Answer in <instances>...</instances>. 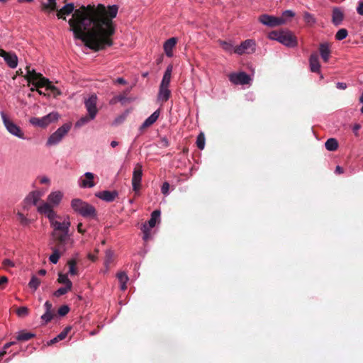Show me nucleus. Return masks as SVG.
<instances>
[{
    "label": "nucleus",
    "instance_id": "obj_46",
    "mask_svg": "<svg viewBox=\"0 0 363 363\" xmlns=\"http://www.w3.org/2000/svg\"><path fill=\"white\" fill-rule=\"evenodd\" d=\"M17 216L21 225H28L30 224V220L28 218H27L23 213L18 212L17 213Z\"/></svg>",
    "mask_w": 363,
    "mask_h": 363
},
{
    "label": "nucleus",
    "instance_id": "obj_25",
    "mask_svg": "<svg viewBox=\"0 0 363 363\" xmlns=\"http://www.w3.org/2000/svg\"><path fill=\"white\" fill-rule=\"evenodd\" d=\"M171 91L168 86H160L157 95V100L161 102H166L170 96Z\"/></svg>",
    "mask_w": 363,
    "mask_h": 363
},
{
    "label": "nucleus",
    "instance_id": "obj_29",
    "mask_svg": "<svg viewBox=\"0 0 363 363\" xmlns=\"http://www.w3.org/2000/svg\"><path fill=\"white\" fill-rule=\"evenodd\" d=\"M40 199V194L38 191H33L28 194V196L26 199V202L28 204L36 206L38 201Z\"/></svg>",
    "mask_w": 363,
    "mask_h": 363
},
{
    "label": "nucleus",
    "instance_id": "obj_13",
    "mask_svg": "<svg viewBox=\"0 0 363 363\" xmlns=\"http://www.w3.org/2000/svg\"><path fill=\"white\" fill-rule=\"evenodd\" d=\"M255 48V43L252 40H246L242 42L239 46L236 47L234 52L238 55L243 53H250L254 52Z\"/></svg>",
    "mask_w": 363,
    "mask_h": 363
},
{
    "label": "nucleus",
    "instance_id": "obj_24",
    "mask_svg": "<svg viewBox=\"0 0 363 363\" xmlns=\"http://www.w3.org/2000/svg\"><path fill=\"white\" fill-rule=\"evenodd\" d=\"M319 52L323 60L327 62L330 59L331 52L329 44L328 43H320Z\"/></svg>",
    "mask_w": 363,
    "mask_h": 363
},
{
    "label": "nucleus",
    "instance_id": "obj_59",
    "mask_svg": "<svg viewBox=\"0 0 363 363\" xmlns=\"http://www.w3.org/2000/svg\"><path fill=\"white\" fill-rule=\"evenodd\" d=\"M16 344V342L14 341H12V342H7L4 345V349H8L11 346L13 345Z\"/></svg>",
    "mask_w": 363,
    "mask_h": 363
},
{
    "label": "nucleus",
    "instance_id": "obj_61",
    "mask_svg": "<svg viewBox=\"0 0 363 363\" xmlns=\"http://www.w3.org/2000/svg\"><path fill=\"white\" fill-rule=\"evenodd\" d=\"M8 281V278L6 277H0V285L2 284H5Z\"/></svg>",
    "mask_w": 363,
    "mask_h": 363
},
{
    "label": "nucleus",
    "instance_id": "obj_44",
    "mask_svg": "<svg viewBox=\"0 0 363 363\" xmlns=\"http://www.w3.org/2000/svg\"><path fill=\"white\" fill-rule=\"evenodd\" d=\"M220 44L222 46L223 49L225 50L226 52L230 53L234 52V50L235 48H233V45L230 43L226 41H221Z\"/></svg>",
    "mask_w": 363,
    "mask_h": 363
},
{
    "label": "nucleus",
    "instance_id": "obj_33",
    "mask_svg": "<svg viewBox=\"0 0 363 363\" xmlns=\"http://www.w3.org/2000/svg\"><path fill=\"white\" fill-rule=\"evenodd\" d=\"M325 148L329 151H335L338 147V143L336 139L329 138L325 143Z\"/></svg>",
    "mask_w": 363,
    "mask_h": 363
},
{
    "label": "nucleus",
    "instance_id": "obj_51",
    "mask_svg": "<svg viewBox=\"0 0 363 363\" xmlns=\"http://www.w3.org/2000/svg\"><path fill=\"white\" fill-rule=\"evenodd\" d=\"M114 99L121 102L123 104L128 101V99L124 94L118 95L114 98Z\"/></svg>",
    "mask_w": 363,
    "mask_h": 363
},
{
    "label": "nucleus",
    "instance_id": "obj_49",
    "mask_svg": "<svg viewBox=\"0 0 363 363\" xmlns=\"http://www.w3.org/2000/svg\"><path fill=\"white\" fill-rule=\"evenodd\" d=\"M69 311V308L67 306L64 305L59 308L58 314L60 316H64V315H67Z\"/></svg>",
    "mask_w": 363,
    "mask_h": 363
},
{
    "label": "nucleus",
    "instance_id": "obj_23",
    "mask_svg": "<svg viewBox=\"0 0 363 363\" xmlns=\"http://www.w3.org/2000/svg\"><path fill=\"white\" fill-rule=\"evenodd\" d=\"M160 114V111L159 109L156 110L147 118L145 119V121L141 125L140 129V130L145 129L146 128L150 127L152 124H154L158 119Z\"/></svg>",
    "mask_w": 363,
    "mask_h": 363
},
{
    "label": "nucleus",
    "instance_id": "obj_5",
    "mask_svg": "<svg viewBox=\"0 0 363 363\" xmlns=\"http://www.w3.org/2000/svg\"><path fill=\"white\" fill-rule=\"evenodd\" d=\"M268 37L270 40H277L289 48H294L297 45L296 38L287 30L272 31L269 33Z\"/></svg>",
    "mask_w": 363,
    "mask_h": 363
},
{
    "label": "nucleus",
    "instance_id": "obj_27",
    "mask_svg": "<svg viewBox=\"0 0 363 363\" xmlns=\"http://www.w3.org/2000/svg\"><path fill=\"white\" fill-rule=\"evenodd\" d=\"M172 67L168 66L164 72L162 82L160 86H169L171 77H172Z\"/></svg>",
    "mask_w": 363,
    "mask_h": 363
},
{
    "label": "nucleus",
    "instance_id": "obj_2",
    "mask_svg": "<svg viewBox=\"0 0 363 363\" xmlns=\"http://www.w3.org/2000/svg\"><path fill=\"white\" fill-rule=\"evenodd\" d=\"M38 212L40 214H43L47 217L50 223V225L54 229V232H65L69 231L71 225L69 216L64 217L62 222L56 220L57 218H60L52 208L50 204L47 203H42L38 206Z\"/></svg>",
    "mask_w": 363,
    "mask_h": 363
},
{
    "label": "nucleus",
    "instance_id": "obj_62",
    "mask_svg": "<svg viewBox=\"0 0 363 363\" xmlns=\"http://www.w3.org/2000/svg\"><path fill=\"white\" fill-rule=\"evenodd\" d=\"M6 350L7 349H4V346L3 348L0 350V358L6 354Z\"/></svg>",
    "mask_w": 363,
    "mask_h": 363
},
{
    "label": "nucleus",
    "instance_id": "obj_39",
    "mask_svg": "<svg viewBox=\"0 0 363 363\" xmlns=\"http://www.w3.org/2000/svg\"><path fill=\"white\" fill-rule=\"evenodd\" d=\"M48 4H43V9L49 11L57 10L56 0H48Z\"/></svg>",
    "mask_w": 363,
    "mask_h": 363
},
{
    "label": "nucleus",
    "instance_id": "obj_57",
    "mask_svg": "<svg viewBox=\"0 0 363 363\" xmlns=\"http://www.w3.org/2000/svg\"><path fill=\"white\" fill-rule=\"evenodd\" d=\"M77 230L80 233H84L85 232V230L82 228V223H79L77 225Z\"/></svg>",
    "mask_w": 363,
    "mask_h": 363
},
{
    "label": "nucleus",
    "instance_id": "obj_16",
    "mask_svg": "<svg viewBox=\"0 0 363 363\" xmlns=\"http://www.w3.org/2000/svg\"><path fill=\"white\" fill-rule=\"evenodd\" d=\"M94 179V174L93 173L89 172H85L78 180L79 186L83 189L92 188L95 186Z\"/></svg>",
    "mask_w": 363,
    "mask_h": 363
},
{
    "label": "nucleus",
    "instance_id": "obj_4",
    "mask_svg": "<svg viewBox=\"0 0 363 363\" xmlns=\"http://www.w3.org/2000/svg\"><path fill=\"white\" fill-rule=\"evenodd\" d=\"M71 207L76 213L84 218H95L96 217V208L80 199H73L71 201Z\"/></svg>",
    "mask_w": 363,
    "mask_h": 363
},
{
    "label": "nucleus",
    "instance_id": "obj_11",
    "mask_svg": "<svg viewBox=\"0 0 363 363\" xmlns=\"http://www.w3.org/2000/svg\"><path fill=\"white\" fill-rule=\"evenodd\" d=\"M229 80L234 84L245 85L251 81L250 77L245 72H235L229 75Z\"/></svg>",
    "mask_w": 363,
    "mask_h": 363
},
{
    "label": "nucleus",
    "instance_id": "obj_50",
    "mask_svg": "<svg viewBox=\"0 0 363 363\" xmlns=\"http://www.w3.org/2000/svg\"><path fill=\"white\" fill-rule=\"evenodd\" d=\"M126 116L125 114L121 115L115 118V120L113 122V125H118L124 122Z\"/></svg>",
    "mask_w": 363,
    "mask_h": 363
},
{
    "label": "nucleus",
    "instance_id": "obj_43",
    "mask_svg": "<svg viewBox=\"0 0 363 363\" xmlns=\"http://www.w3.org/2000/svg\"><path fill=\"white\" fill-rule=\"evenodd\" d=\"M76 262L74 259H70L68 262L69 265V274L71 275H76L77 274V269L76 268Z\"/></svg>",
    "mask_w": 363,
    "mask_h": 363
},
{
    "label": "nucleus",
    "instance_id": "obj_14",
    "mask_svg": "<svg viewBox=\"0 0 363 363\" xmlns=\"http://www.w3.org/2000/svg\"><path fill=\"white\" fill-rule=\"evenodd\" d=\"M0 57L4 58L6 63L11 69H15L18 65V57L13 52H6L3 49H0Z\"/></svg>",
    "mask_w": 363,
    "mask_h": 363
},
{
    "label": "nucleus",
    "instance_id": "obj_48",
    "mask_svg": "<svg viewBox=\"0 0 363 363\" xmlns=\"http://www.w3.org/2000/svg\"><path fill=\"white\" fill-rule=\"evenodd\" d=\"M169 184L167 182H165L162 184L161 187V191L162 194L164 196H167L169 194Z\"/></svg>",
    "mask_w": 363,
    "mask_h": 363
},
{
    "label": "nucleus",
    "instance_id": "obj_28",
    "mask_svg": "<svg viewBox=\"0 0 363 363\" xmlns=\"http://www.w3.org/2000/svg\"><path fill=\"white\" fill-rule=\"evenodd\" d=\"M303 18L304 22L308 26L312 27L317 23V19L315 16L308 11H304L303 13Z\"/></svg>",
    "mask_w": 363,
    "mask_h": 363
},
{
    "label": "nucleus",
    "instance_id": "obj_38",
    "mask_svg": "<svg viewBox=\"0 0 363 363\" xmlns=\"http://www.w3.org/2000/svg\"><path fill=\"white\" fill-rule=\"evenodd\" d=\"M113 252L109 250H106L105 260H104V265L106 268V270H108L109 264L113 262Z\"/></svg>",
    "mask_w": 363,
    "mask_h": 363
},
{
    "label": "nucleus",
    "instance_id": "obj_36",
    "mask_svg": "<svg viewBox=\"0 0 363 363\" xmlns=\"http://www.w3.org/2000/svg\"><path fill=\"white\" fill-rule=\"evenodd\" d=\"M61 256L59 250L57 248H52V253L49 257V260L52 264H57Z\"/></svg>",
    "mask_w": 363,
    "mask_h": 363
},
{
    "label": "nucleus",
    "instance_id": "obj_26",
    "mask_svg": "<svg viewBox=\"0 0 363 363\" xmlns=\"http://www.w3.org/2000/svg\"><path fill=\"white\" fill-rule=\"evenodd\" d=\"M161 212L160 210H155L151 213L150 219L146 223L150 228H152L155 226L156 223L160 220Z\"/></svg>",
    "mask_w": 363,
    "mask_h": 363
},
{
    "label": "nucleus",
    "instance_id": "obj_41",
    "mask_svg": "<svg viewBox=\"0 0 363 363\" xmlns=\"http://www.w3.org/2000/svg\"><path fill=\"white\" fill-rule=\"evenodd\" d=\"M72 287L70 286H62L59 288L57 291L54 292V296L59 297L60 296L66 294L69 291H70Z\"/></svg>",
    "mask_w": 363,
    "mask_h": 363
},
{
    "label": "nucleus",
    "instance_id": "obj_31",
    "mask_svg": "<svg viewBox=\"0 0 363 363\" xmlns=\"http://www.w3.org/2000/svg\"><path fill=\"white\" fill-rule=\"evenodd\" d=\"M96 118H91V116L87 114L81 117L75 123L77 128H80L89 123L90 121H94Z\"/></svg>",
    "mask_w": 363,
    "mask_h": 363
},
{
    "label": "nucleus",
    "instance_id": "obj_15",
    "mask_svg": "<svg viewBox=\"0 0 363 363\" xmlns=\"http://www.w3.org/2000/svg\"><path fill=\"white\" fill-rule=\"evenodd\" d=\"M259 21L262 24L269 27H275L277 26L284 24V20L282 18L267 14L262 15L259 17Z\"/></svg>",
    "mask_w": 363,
    "mask_h": 363
},
{
    "label": "nucleus",
    "instance_id": "obj_22",
    "mask_svg": "<svg viewBox=\"0 0 363 363\" xmlns=\"http://www.w3.org/2000/svg\"><path fill=\"white\" fill-rule=\"evenodd\" d=\"M310 69L312 72H319L320 65L316 52L312 53L309 57Z\"/></svg>",
    "mask_w": 363,
    "mask_h": 363
},
{
    "label": "nucleus",
    "instance_id": "obj_17",
    "mask_svg": "<svg viewBox=\"0 0 363 363\" xmlns=\"http://www.w3.org/2000/svg\"><path fill=\"white\" fill-rule=\"evenodd\" d=\"M44 308H45V312L44 314H43L41 315L40 319L43 321V324L45 325L52 320V319L55 316V314H54V311L52 310V305L50 301H47L45 303Z\"/></svg>",
    "mask_w": 363,
    "mask_h": 363
},
{
    "label": "nucleus",
    "instance_id": "obj_6",
    "mask_svg": "<svg viewBox=\"0 0 363 363\" xmlns=\"http://www.w3.org/2000/svg\"><path fill=\"white\" fill-rule=\"evenodd\" d=\"M72 128L70 123L63 124L58 128L53 133H52L46 142V146L52 147L58 145L65 135L69 133Z\"/></svg>",
    "mask_w": 363,
    "mask_h": 363
},
{
    "label": "nucleus",
    "instance_id": "obj_60",
    "mask_svg": "<svg viewBox=\"0 0 363 363\" xmlns=\"http://www.w3.org/2000/svg\"><path fill=\"white\" fill-rule=\"evenodd\" d=\"M335 172L336 174H342L343 173V169L340 166H337Z\"/></svg>",
    "mask_w": 363,
    "mask_h": 363
},
{
    "label": "nucleus",
    "instance_id": "obj_30",
    "mask_svg": "<svg viewBox=\"0 0 363 363\" xmlns=\"http://www.w3.org/2000/svg\"><path fill=\"white\" fill-rule=\"evenodd\" d=\"M69 330H70V328L69 327L65 328L59 335H57L56 337H55L54 338L50 340L48 342V345H52V344H55V343L57 342L60 340H64L67 337V335L68 334V332Z\"/></svg>",
    "mask_w": 363,
    "mask_h": 363
},
{
    "label": "nucleus",
    "instance_id": "obj_58",
    "mask_svg": "<svg viewBox=\"0 0 363 363\" xmlns=\"http://www.w3.org/2000/svg\"><path fill=\"white\" fill-rule=\"evenodd\" d=\"M116 82L118 84H126V81L123 78H121V77L117 78Z\"/></svg>",
    "mask_w": 363,
    "mask_h": 363
},
{
    "label": "nucleus",
    "instance_id": "obj_63",
    "mask_svg": "<svg viewBox=\"0 0 363 363\" xmlns=\"http://www.w3.org/2000/svg\"><path fill=\"white\" fill-rule=\"evenodd\" d=\"M50 182L49 179L48 177H43L40 180V182L43 184L48 183Z\"/></svg>",
    "mask_w": 363,
    "mask_h": 363
},
{
    "label": "nucleus",
    "instance_id": "obj_56",
    "mask_svg": "<svg viewBox=\"0 0 363 363\" xmlns=\"http://www.w3.org/2000/svg\"><path fill=\"white\" fill-rule=\"evenodd\" d=\"M361 128V126L359 124H354L352 127V130L353 132L355 133V135H357L358 134V131Z\"/></svg>",
    "mask_w": 363,
    "mask_h": 363
},
{
    "label": "nucleus",
    "instance_id": "obj_9",
    "mask_svg": "<svg viewBox=\"0 0 363 363\" xmlns=\"http://www.w3.org/2000/svg\"><path fill=\"white\" fill-rule=\"evenodd\" d=\"M97 101L98 97L96 94H91L88 97L84 98V107L91 118H96L98 114Z\"/></svg>",
    "mask_w": 363,
    "mask_h": 363
},
{
    "label": "nucleus",
    "instance_id": "obj_35",
    "mask_svg": "<svg viewBox=\"0 0 363 363\" xmlns=\"http://www.w3.org/2000/svg\"><path fill=\"white\" fill-rule=\"evenodd\" d=\"M40 284V280L35 275H33L28 283L29 288L35 291L39 287Z\"/></svg>",
    "mask_w": 363,
    "mask_h": 363
},
{
    "label": "nucleus",
    "instance_id": "obj_47",
    "mask_svg": "<svg viewBox=\"0 0 363 363\" xmlns=\"http://www.w3.org/2000/svg\"><path fill=\"white\" fill-rule=\"evenodd\" d=\"M117 278L120 283H127V281H128V277L123 272H119L117 274Z\"/></svg>",
    "mask_w": 363,
    "mask_h": 363
},
{
    "label": "nucleus",
    "instance_id": "obj_32",
    "mask_svg": "<svg viewBox=\"0 0 363 363\" xmlns=\"http://www.w3.org/2000/svg\"><path fill=\"white\" fill-rule=\"evenodd\" d=\"M57 281L60 284H64V286L72 287V283L67 274L59 273Z\"/></svg>",
    "mask_w": 363,
    "mask_h": 363
},
{
    "label": "nucleus",
    "instance_id": "obj_10",
    "mask_svg": "<svg viewBox=\"0 0 363 363\" xmlns=\"http://www.w3.org/2000/svg\"><path fill=\"white\" fill-rule=\"evenodd\" d=\"M143 167L141 164L137 163L135 166L133 177H132V186L133 191L137 193L141 188V182L143 177Z\"/></svg>",
    "mask_w": 363,
    "mask_h": 363
},
{
    "label": "nucleus",
    "instance_id": "obj_42",
    "mask_svg": "<svg viewBox=\"0 0 363 363\" xmlns=\"http://www.w3.org/2000/svg\"><path fill=\"white\" fill-rule=\"evenodd\" d=\"M348 32L345 28L340 29L335 34V38L337 40H342L347 38Z\"/></svg>",
    "mask_w": 363,
    "mask_h": 363
},
{
    "label": "nucleus",
    "instance_id": "obj_52",
    "mask_svg": "<svg viewBox=\"0 0 363 363\" xmlns=\"http://www.w3.org/2000/svg\"><path fill=\"white\" fill-rule=\"evenodd\" d=\"M2 264H3V266L5 268H7V267H15L14 262L12 260L9 259H4L3 262H2Z\"/></svg>",
    "mask_w": 363,
    "mask_h": 363
},
{
    "label": "nucleus",
    "instance_id": "obj_3",
    "mask_svg": "<svg viewBox=\"0 0 363 363\" xmlns=\"http://www.w3.org/2000/svg\"><path fill=\"white\" fill-rule=\"evenodd\" d=\"M26 79L29 83H32L33 86L30 88V91H36L38 88L46 87L48 90L52 91L54 95H60L61 92L55 86L51 84L50 80L44 77L40 73L36 72L35 69H30L27 67L26 69Z\"/></svg>",
    "mask_w": 363,
    "mask_h": 363
},
{
    "label": "nucleus",
    "instance_id": "obj_55",
    "mask_svg": "<svg viewBox=\"0 0 363 363\" xmlns=\"http://www.w3.org/2000/svg\"><path fill=\"white\" fill-rule=\"evenodd\" d=\"M336 87L339 89L344 90L347 88V84L344 82H337L336 84Z\"/></svg>",
    "mask_w": 363,
    "mask_h": 363
},
{
    "label": "nucleus",
    "instance_id": "obj_7",
    "mask_svg": "<svg viewBox=\"0 0 363 363\" xmlns=\"http://www.w3.org/2000/svg\"><path fill=\"white\" fill-rule=\"evenodd\" d=\"M59 118V113L57 112L53 111L41 118L33 117L29 120V122L33 125L40 128H45L49 124L57 121Z\"/></svg>",
    "mask_w": 363,
    "mask_h": 363
},
{
    "label": "nucleus",
    "instance_id": "obj_20",
    "mask_svg": "<svg viewBox=\"0 0 363 363\" xmlns=\"http://www.w3.org/2000/svg\"><path fill=\"white\" fill-rule=\"evenodd\" d=\"M96 196L106 202H111L118 196L116 191H102L96 194Z\"/></svg>",
    "mask_w": 363,
    "mask_h": 363
},
{
    "label": "nucleus",
    "instance_id": "obj_21",
    "mask_svg": "<svg viewBox=\"0 0 363 363\" xmlns=\"http://www.w3.org/2000/svg\"><path fill=\"white\" fill-rule=\"evenodd\" d=\"M344 19V13L340 7H334L332 13V23L335 26H340Z\"/></svg>",
    "mask_w": 363,
    "mask_h": 363
},
{
    "label": "nucleus",
    "instance_id": "obj_64",
    "mask_svg": "<svg viewBox=\"0 0 363 363\" xmlns=\"http://www.w3.org/2000/svg\"><path fill=\"white\" fill-rule=\"evenodd\" d=\"M118 145V143L117 141L113 140L111 143V146L112 147H116Z\"/></svg>",
    "mask_w": 363,
    "mask_h": 363
},
{
    "label": "nucleus",
    "instance_id": "obj_54",
    "mask_svg": "<svg viewBox=\"0 0 363 363\" xmlns=\"http://www.w3.org/2000/svg\"><path fill=\"white\" fill-rule=\"evenodd\" d=\"M357 12L358 14L363 16V0H359L358 1Z\"/></svg>",
    "mask_w": 363,
    "mask_h": 363
},
{
    "label": "nucleus",
    "instance_id": "obj_34",
    "mask_svg": "<svg viewBox=\"0 0 363 363\" xmlns=\"http://www.w3.org/2000/svg\"><path fill=\"white\" fill-rule=\"evenodd\" d=\"M35 336V335L34 333L21 331L18 333L16 340L18 341H28Z\"/></svg>",
    "mask_w": 363,
    "mask_h": 363
},
{
    "label": "nucleus",
    "instance_id": "obj_37",
    "mask_svg": "<svg viewBox=\"0 0 363 363\" xmlns=\"http://www.w3.org/2000/svg\"><path fill=\"white\" fill-rule=\"evenodd\" d=\"M295 16V12L291 10H286L282 13L281 16L279 18L284 20V24L289 21L291 18Z\"/></svg>",
    "mask_w": 363,
    "mask_h": 363
},
{
    "label": "nucleus",
    "instance_id": "obj_1",
    "mask_svg": "<svg viewBox=\"0 0 363 363\" xmlns=\"http://www.w3.org/2000/svg\"><path fill=\"white\" fill-rule=\"evenodd\" d=\"M118 11L116 4L105 6L101 4L88 11L84 8L74 11V4L70 3L57 10V16L65 20V16L74 11L68 23L74 38L90 49L100 50L113 44L111 37L115 28L112 20L116 17Z\"/></svg>",
    "mask_w": 363,
    "mask_h": 363
},
{
    "label": "nucleus",
    "instance_id": "obj_8",
    "mask_svg": "<svg viewBox=\"0 0 363 363\" xmlns=\"http://www.w3.org/2000/svg\"><path fill=\"white\" fill-rule=\"evenodd\" d=\"M1 116L6 129L10 134L20 139H25L24 134L22 132L21 129L12 121L8 118L4 112H1Z\"/></svg>",
    "mask_w": 363,
    "mask_h": 363
},
{
    "label": "nucleus",
    "instance_id": "obj_53",
    "mask_svg": "<svg viewBox=\"0 0 363 363\" xmlns=\"http://www.w3.org/2000/svg\"><path fill=\"white\" fill-rule=\"evenodd\" d=\"M28 313V310L26 307H21V308H18V310H17V314L19 316L27 315Z\"/></svg>",
    "mask_w": 363,
    "mask_h": 363
},
{
    "label": "nucleus",
    "instance_id": "obj_12",
    "mask_svg": "<svg viewBox=\"0 0 363 363\" xmlns=\"http://www.w3.org/2000/svg\"><path fill=\"white\" fill-rule=\"evenodd\" d=\"M53 237L57 241L60 248H63L65 250L66 245L70 243L72 244V240L70 238L69 231L65 232H53Z\"/></svg>",
    "mask_w": 363,
    "mask_h": 363
},
{
    "label": "nucleus",
    "instance_id": "obj_19",
    "mask_svg": "<svg viewBox=\"0 0 363 363\" xmlns=\"http://www.w3.org/2000/svg\"><path fill=\"white\" fill-rule=\"evenodd\" d=\"M177 38H170L168 40H167L164 45L163 48L164 51L165 52V55L169 57H172L173 56V49L174 48L175 45L177 43Z\"/></svg>",
    "mask_w": 363,
    "mask_h": 363
},
{
    "label": "nucleus",
    "instance_id": "obj_18",
    "mask_svg": "<svg viewBox=\"0 0 363 363\" xmlns=\"http://www.w3.org/2000/svg\"><path fill=\"white\" fill-rule=\"evenodd\" d=\"M63 197V193L60 191H55L51 192L48 196L47 203L50 204L52 208L53 206H57Z\"/></svg>",
    "mask_w": 363,
    "mask_h": 363
},
{
    "label": "nucleus",
    "instance_id": "obj_40",
    "mask_svg": "<svg viewBox=\"0 0 363 363\" xmlns=\"http://www.w3.org/2000/svg\"><path fill=\"white\" fill-rule=\"evenodd\" d=\"M196 145L199 149L203 150L205 147V136L203 133H200L196 138Z\"/></svg>",
    "mask_w": 363,
    "mask_h": 363
},
{
    "label": "nucleus",
    "instance_id": "obj_45",
    "mask_svg": "<svg viewBox=\"0 0 363 363\" xmlns=\"http://www.w3.org/2000/svg\"><path fill=\"white\" fill-rule=\"evenodd\" d=\"M150 228H148L147 225L146 223L143 224V227H142V231L143 233V240L145 241H147L150 238Z\"/></svg>",
    "mask_w": 363,
    "mask_h": 363
}]
</instances>
